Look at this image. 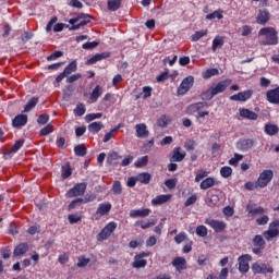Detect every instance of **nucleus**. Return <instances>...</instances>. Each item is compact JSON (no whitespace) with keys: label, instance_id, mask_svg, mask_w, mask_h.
I'll return each instance as SVG.
<instances>
[{"label":"nucleus","instance_id":"nucleus-14","mask_svg":"<svg viewBox=\"0 0 279 279\" xmlns=\"http://www.w3.org/2000/svg\"><path fill=\"white\" fill-rule=\"evenodd\" d=\"M252 97V90L240 92L235 95L230 96L231 101H247Z\"/></svg>","mask_w":279,"mask_h":279},{"label":"nucleus","instance_id":"nucleus-13","mask_svg":"<svg viewBox=\"0 0 279 279\" xmlns=\"http://www.w3.org/2000/svg\"><path fill=\"white\" fill-rule=\"evenodd\" d=\"M173 196L171 194H161L156 196L155 198L151 199V205L153 206H162V204H167V202H171V198Z\"/></svg>","mask_w":279,"mask_h":279},{"label":"nucleus","instance_id":"nucleus-35","mask_svg":"<svg viewBox=\"0 0 279 279\" xmlns=\"http://www.w3.org/2000/svg\"><path fill=\"white\" fill-rule=\"evenodd\" d=\"M264 132L268 136H276V134H278V132H279V129L276 124H266Z\"/></svg>","mask_w":279,"mask_h":279},{"label":"nucleus","instance_id":"nucleus-11","mask_svg":"<svg viewBox=\"0 0 279 279\" xmlns=\"http://www.w3.org/2000/svg\"><path fill=\"white\" fill-rule=\"evenodd\" d=\"M230 84H232V81L230 80L220 81L218 84L211 86L213 94L219 95L220 93H223Z\"/></svg>","mask_w":279,"mask_h":279},{"label":"nucleus","instance_id":"nucleus-3","mask_svg":"<svg viewBox=\"0 0 279 279\" xmlns=\"http://www.w3.org/2000/svg\"><path fill=\"white\" fill-rule=\"evenodd\" d=\"M271 180H274V171L263 170L257 179V186H259V189H265Z\"/></svg>","mask_w":279,"mask_h":279},{"label":"nucleus","instance_id":"nucleus-49","mask_svg":"<svg viewBox=\"0 0 279 279\" xmlns=\"http://www.w3.org/2000/svg\"><path fill=\"white\" fill-rule=\"evenodd\" d=\"M169 123H171V119L167 116H162L158 120L159 128H167Z\"/></svg>","mask_w":279,"mask_h":279},{"label":"nucleus","instance_id":"nucleus-54","mask_svg":"<svg viewBox=\"0 0 279 279\" xmlns=\"http://www.w3.org/2000/svg\"><path fill=\"white\" fill-rule=\"evenodd\" d=\"M112 191L114 195H121L123 189L121 186V182L114 181L112 185Z\"/></svg>","mask_w":279,"mask_h":279},{"label":"nucleus","instance_id":"nucleus-29","mask_svg":"<svg viewBox=\"0 0 279 279\" xmlns=\"http://www.w3.org/2000/svg\"><path fill=\"white\" fill-rule=\"evenodd\" d=\"M226 43V39L223 38V36H219L217 35L214 40H213V45H211V51H217V49H221V47H223Z\"/></svg>","mask_w":279,"mask_h":279},{"label":"nucleus","instance_id":"nucleus-17","mask_svg":"<svg viewBox=\"0 0 279 279\" xmlns=\"http://www.w3.org/2000/svg\"><path fill=\"white\" fill-rule=\"evenodd\" d=\"M204 108H208V102H196V104H192L187 107V112L190 114H195L201 112V110H204Z\"/></svg>","mask_w":279,"mask_h":279},{"label":"nucleus","instance_id":"nucleus-58","mask_svg":"<svg viewBox=\"0 0 279 279\" xmlns=\"http://www.w3.org/2000/svg\"><path fill=\"white\" fill-rule=\"evenodd\" d=\"M119 159V153L117 151H111L109 153L108 157H107V162L109 165H112L114 162V160Z\"/></svg>","mask_w":279,"mask_h":279},{"label":"nucleus","instance_id":"nucleus-41","mask_svg":"<svg viewBox=\"0 0 279 279\" xmlns=\"http://www.w3.org/2000/svg\"><path fill=\"white\" fill-rule=\"evenodd\" d=\"M253 245L259 248L265 247V240L263 239V235H255L253 239Z\"/></svg>","mask_w":279,"mask_h":279},{"label":"nucleus","instance_id":"nucleus-48","mask_svg":"<svg viewBox=\"0 0 279 279\" xmlns=\"http://www.w3.org/2000/svg\"><path fill=\"white\" fill-rule=\"evenodd\" d=\"M147 162H149V157L147 156L141 157L135 161V167L137 168L146 167Z\"/></svg>","mask_w":279,"mask_h":279},{"label":"nucleus","instance_id":"nucleus-25","mask_svg":"<svg viewBox=\"0 0 279 279\" xmlns=\"http://www.w3.org/2000/svg\"><path fill=\"white\" fill-rule=\"evenodd\" d=\"M269 21V11L267 10H259L256 22L258 25H266V23Z\"/></svg>","mask_w":279,"mask_h":279},{"label":"nucleus","instance_id":"nucleus-2","mask_svg":"<svg viewBox=\"0 0 279 279\" xmlns=\"http://www.w3.org/2000/svg\"><path fill=\"white\" fill-rule=\"evenodd\" d=\"M90 15L80 13L76 17H73L69 21L70 25H72L71 29L77 31L81 27H85V25H88L90 23Z\"/></svg>","mask_w":279,"mask_h":279},{"label":"nucleus","instance_id":"nucleus-12","mask_svg":"<svg viewBox=\"0 0 279 279\" xmlns=\"http://www.w3.org/2000/svg\"><path fill=\"white\" fill-rule=\"evenodd\" d=\"M135 134L137 138H148L149 130H147V124L140 123L135 125Z\"/></svg>","mask_w":279,"mask_h":279},{"label":"nucleus","instance_id":"nucleus-43","mask_svg":"<svg viewBox=\"0 0 279 279\" xmlns=\"http://www.w3.org/2000/svg\"><path fill=\"white\" fill-rule=\"evenodd\" d=\"M74 114L76 117H84V114H86V106H84V104L76 105V108L74 109Z\"/></svg>","mask_w":279,"mask_h":279},{"label":"nucleus","instance_id":"nucleus-22","mask_svg":"<svg viewBox=\"0 0 279 279\" xmlns=\"http://www.w3.org/2000/svg\"><path fill=\"white\" fill-rule=\"evenodd\" d=\"M13 128H23V125H27V116L19 114L12 121Z\"/></svg>","mask_w":279,"mask_h":279},{"label":"nucleus","instance_id":"nucleus-61","mask_svg":"<svg viewBox=\"0 0 279 279\" xmlns=\"http://www.w3.org/2000/svg\"><path fill=\"white\" fill-rule=\"evenodd\" d=\"M244 187L246 189V191H254L255 189H260V186H258V181L254 182H246L244 184Z\"/></svg>","mask_w":279,"mask_h":279},{"label":"nucleus","instance_id":"nucleus-16","mask_svg":"<svg viewBox=\"0 0 279 279\" xmlns=\"http://www.w3.org/2000/svg\"><path fill=\"white\" fill-rule=\"evenodd\" d=\"M252 147H254V140H240L236 143V148L240 149V151H247L252 149Z\"/></svg>","mask_w":279,"mask_h":279},{"label":"nucleus","instance_id":"nucleus-60","mask_svg":"<svg viewBox=\"0 0 279 279\" xmlns=\"http://www.w3.org/2000/svg\"><path fill=\"white\" fill-rule=\"evenodd\" d=\"M208 175V172H206L205 170H198L196 172V177H195V182H201L202 180H204V178H206Z\"/></svg>","mask_w":279,"mask_h":279},{"label":"nucleus","instance_id":"nucleus-27","mask_svg":"<svg viewBox=\"0 0 279 279\" xmlns=\"http://www.w3.org/2000/svg\"><path fill=\"white\" fill-rule=\"evenodd\" d=\"M106 58H110V52L97 53L87 60V64H95L96 62H100V60H106Z\"/></svg>","mask_w":279,"mask_h":279},{"label":"nucleus","instance_id":"nucleus-8","mask_svg":"<svg viewBox=\"0 0 279 279\" xmlns=\"http://www.w3.org/2000/svg\"><path fill=\"white\" fill-rule=\"evenodd\" d=\"M252 260V255L245 254L239 257V271L241 274H247L250 271V262Z\"/></svg>","mask_w":279,"mask_h":279},{"label":"nucleus","instance_id":"nucleus-15","mask_svg":"<svg viewBox=\"0 0 279 279\" xmlns=\"http://www.w3.org/2000/svg\"><path fill=\"white\" fill-rule=\"evenodd\" d=\"M240 117L243 119H248V121H256L258 119V114L250 109L240 108L239 109Z\"/></svg>","mask_w":279,"mask_h":279},{"label":"nucleus","instance_id":"nucleus-5","mask_svg":"<svg viewBox=\"0 0 279 279\" xmlns=\"http://www.w3.org/2000/svg\"><path fill=\"white\" fill-rule=\"evenodd\" d=\"M193 84H195V77L187 76L183 78L182 83L180 84L178 88L179 95H186L191 88H193Z\"/></svg>","mask_w":279,"mask_h":279},{"label":"nucleus","instance_id":"nucleus-44","mask_svg":"<svg viewBox=\"0 0 279 279\" xmlns=\"http://www.w3.org/2000/svg\"><path fill=\"white\" fill-rule=\"evenodd\" d=\"M220 175L221 178H230V175H232V168L230 166H223L220 169Z\"/></svg>","mask_w":279,"mask_h":279},{"label":"nucleus","instance_id":"nucleus-40","mask_svg":"<svg viewBox=\"0 0 279 279\" xmlns=\"http://www.w3.org/2000/svg\"><path fill=\"white\" fill-rule=\"evenodd\" d=\"M241 160H243V155L235 153V154L233 155V158H231V159L229 160V165H230L231 167H239V162H241Z\"/></svg>","mask_w":279,"mask_h":279},{"label":"nucleus","instance_id":"nucleus-47","mask_svg":"<svg viewBox=\"0 0 279 279\" xmlns=\"http://www.w3.org/2000/svg\"><path fill=\"white\" fill-rule=\"evenodd\" d=\"M207 21H213V19H218V21H221L223 19V12L222 11H215L214 13L206 15Z\"/></svg>","mask_w":279,"mask_h":279},{"label":"nucleus","instance_id":"nucleus-51","mask_svg":"<svg viewBox=\"0 0 279 279\" xmlns=\"http://www.w3.org/2000/svg\"><path fill=\"white\" fill-rule=\"evenodd\" d=\"M88 263H90V258H86L85 256H80L76 266L80 268L87 267Z\"/></svg>","mask_w":279,"mask_h":279},{"label":"nucleus","instance_id":"nucleus-1","mask_svg":"<svg viewBox=\"0 0 279 279\" xmlns=\"http://www.w3.org/2000/svg\"><path fill=\"white\" fill-rule=\"evenodd\" d=\"M259 45L271 47L278 45V31L274 27L260 28L257 34Z\"/></svg>","mask_w":279,"mask_h":279},{"label":"nucleus","instance_id":"nucleus-18","mask_svg":"<svg viewBox=\"0 0 279 279\" xmlns=\"http://www.w3.org/2000/svg\"><path fill=\"white\" fill-rule=\"evenodd\" d=\"M266 97L269 104H279V87L268 90Z\"/></svg>","mask_w":279,"mask_h":279},{"label":"nucleus","instance_id":"nucleus-7","mask_svg":"<svg viewBox=\"0 0 279 279\" xmlns=\"http://www.w3.org/2000/svg\"><path fill=\"white\" fill-rule=\"evenodd\" d=\"M206 226L213 228L215 232H223V229L228 227V225L221 220H215L213 218H207L205 220Z\"/></svg>","mask_w":279,"mask_h":279},{"label":"nucleus","instance_id":"nucleus-24","mask_svg":"<svg viewBox=\"0 0 279 279\" xmlns=\"http://www.w3.org/2000/svg\"><path fill=\"white\" fill-rule=\"evenodd\" d=\"M215 184H217V181H215V178L209 177L201 182L199 189L202 191H208V189H213V186H215Z\"/></svg>","mask_w":279,"mask_h":279},{"label":"nucleus","instance_id":"nucleus-10","mask_svg":"<svg viewBox=\"0 0 279 279\" xmlns=\"http://www.w3.org/2000/svg\"><path fill=\"white\" fill-rule=\"evenodd\" d=\"M86 193V183H78L70 191H68V197H80V195H84Z\"/></svg>","mask_w":279,"mask_h":279},{"label":"nucleus","instance_id":"nucleus-26","mask_svg":"<svg viewBox=\"0 0 279 279\" xmlns=\"http://www.w3.org/2000/svg\"><path fill=\"white\" fill-rule=\"evenodd\" d=\"M24 144H25L24 140H20L15 142L13 147L4 154V158L8 160V158H10L13 154H16V151H19V149H21V147H23Z\"/></svg>","mask_w":279,"mask_h":279},{"label":"nucleus","instance_id":"nucleus-53","mask_svg":"<svg viewBox=\"0 0 279 279\" xmlns=\"http://www.w3.org/2000/svg\"><path fill=\"white\" fill-rule=\"evenodd\" d=\"M53 132V125L48 124L44 129L40 130L39 135L40 136H49Z\"/></svg>","mask_w":279,"mask_h":279},{"label":"nucleus","instance_id":"nucleus-32","mask_svg":"<svg viewBox=\"0 0 279 279\" xmlns=\"http://www.w3.org/2000/svg\"><path fill=\"white\" fill-rule=\"evenodd\" d=\"M102 89L101 86L97 85L93 92L90 93L89 99L92 101V104H95V101H97V99H99V97H101L102 94Z\"/></svg>","mask_w":279,"mask_h":279},{"label":"nucleus","instance_id":"nucleus-6","mask_svg":"<svg viewBox=\"0 0 279 279\" xmlns=\"http://www.w3.org/2000/svg\"><path fill=\"white\" fill-rule=\"evenodd\" d=\"M279 234V220H275L269 225L268 231L264 232V238L267 241H271V239H275V236H278Z\"/></svg>","mask_w":279,"mask_h":279},{"label":"nucleus","instance_id":"nucleus-45","mask_svg":"<svg viewBox=\"0 0 279 279\" xmlns=\"http://www.w3.org/2000/svg\"><path fill=\"white\" fill-rule=\"evenodd\" d=\"M74 154L76 156H86V146H84V144H80L77 146L74 147Z\"/></svg>","mask_w":279,"mask_h":279},{"label":"nucleus","instance_id":"nucleus-56","mask_svg":"<svg viewBox=\"0 0 279 279\" xmlns=\"http://www.w3.org/2000/svg\"><path fill=\"white\" fill-rule=\"evenodd\" d=\"M118 132H119V126L106 133L104 137V143H108V141H110V138H112V136H114V134H117Z\"/></svg>","mask_w":279,"mask_h":279},{"label":"nucleus","instance_id":"nucleus-36","mask_svg":"<svg viewBox=\"0 0 279 279\" xmlns=\"http://www.w3.org/2000/svg\"><path fill=\"white\" fill-rule=\"evenodd\" d=\"M27 250H29L27 243H22L14 248L13 254L14 256H23V254H25Z\"/></svg>","mask_w":279,"mask_h":279},{"label":"nucleus","instance_id":"nucleus-33","mask_svg":"<svg viewBox=\"0 0 279 279\" xmlns=\"http://www.w3.org/2000/svg\"><path fill=\"white\" fill-rule=\"evenodd\" d=\"M121 0H108L107 1V9L110 10V12H117L119 8H121Z\"/></svg>","mask_w":279,"mask_h":279},{"label":"nucleus","instance_id":"nucleus-42","mask_svg":"<svg viewBox=\"0 0 279 279\" xmlns=\"http://www.w3.org/2000/svg\"><path fill=\"white\" fill-rule=\"evenodd\" d=\"M37 104H38V98L36 97L31 98L24 108V112H29L33 108H36Z\"/></svg>","mask_w":279,"mask_h":279},{"label":"nucleus","instance_id":"nucleus-31","mask_svg":"<svg viewBox=\"0 0 279 279\" xmlns=\"http://www.w3.org/2000/svg\"><path fill=\"white\" fill-rule=\"evenodd\" d=\"M136 180L141 184H149V182H151V174H149V172H142L136 175Z\"/></svg>","mask_w":279,"mask_h":279},{"label":"nucleus","instance_id":"nucleus-30","mask_svg":"<svg viewBox=\"0 0 279 279\" xmlns=\"http://www.w3.org/2000/svg\"><path fill=\"white\" fill-rule=\"evenodd\" d=\"M149 213H151V210L149 209H133L130 211V217H132L133 219L136 217H148Z\"/></svg>","mask_w":279,"mask_h":279},{"label":"nucleus","instance_id":"nucleus-57","mask_svg":"<svg viewBox=\"0 0 279 279\" xmlns=\"http://www.w3.org/2000/svg\"><path fill=\"white\" fill-rule=\"evenodd\" d=\"M72 170H71V166L68 163V165H64L62 166V178H70V175L72 174Z\"/></svg>","mask_w":279,"mask_h":279},{"label":"nucleus","instance_id":"nucleus-46","mask_svg":"<svg viewBox=\"0 0 279 279\" xmlns=\"http://www.w3.org/2000/svg\"><path fill=\"white\" fill-rule=\"evenodd\" d=\"M196 234L197 236H208V228H206V226L201 225L198 227H196Z\"/></svg>","mask_w":279,"mask_h":279},{"label":"nucleus","instance_id":"nucleus-34","mask_svg":"<svg viewBox=\"0 0 279 279\" xmlns=\"http://www.w3.org/2000/svg\"><path fill=\"white\" fill-rule=\"evenodd\" d=\"M104 130V123L101 122H93L88 125V132L92 134H97L98 132H101Z\"/></svg>","mask_w":279,"mask_h":279},{"label":"nucleus","instance_id":"nucleus-63","mask_svg":"<svg viewBox=\"0 0 279 279\" xmlns=\"http://www.w3.org/2000/svg\"><path fill=\"white\" fill-rule=\"evenodd\" d=\"M165 184L167 186V189H173L174 186H177L178 184V180L177 179H168L165 181Z\"/></svg>","mask_w":279,"mask_h":279},{"label":"nucleus","instance_id":"nucleus-38","mask_svg":"<svg viewBox=\"0 0 279 279\" xmlns=\"http://www.w3.org/2000/svg\"><path fill=\"white\" fill-rule=\"evenodd\" d=\"M77 71V61H72L64 70L63 73L65 75H71V73H75Z\"/></svg>","mask_w":279,"mask_h":279},{"label":"nucleus","instance_id":"nucleus-52","mask_svg":"<svg viewBox=\"0 0 279 279\" xmlns=\"http://www.w3.org/2000/svg\"><path fill=\"white\" fill-rule=\"evenodd\" d=\"M206 204H207V206H209L210 208H215V206H217V204H219V197H217V196L208 197V198L206 199Z\"/></svg>","mask_w":279,"mask_h":279},{"label":"nucleus","instance_id":"nucleus-21","mask_svg":"<svg viewBox=\"0 0 279 279\" xmlns=\"http://www.w3.org/2000/svg\"><path fill=\"white\" fill-rule=\"evenodd\" d=\"M172 267H174L177 271H184V269H186V259L184 257H175L172 260Z\"/></svg>","mask_w":279,"mask_h":279},{"label":"nucleus","instance_id":"nucleus-28","mask_svg":"<svg viewBox=\"0 0 279 279\" xmlns=\"http://www.w3.org/2000/svg\"><path fill=\"white\" fill-rule=\"evenodd\" d=\"M132 267L134 269H143L147 267V260L138 255H135L134 262L132 263Z\"/></svg>","mask_w":279,"mask_h":279},{"label":"nucleus","instance_id":"nucleus-39","mask_svg":"<svg viewBox=\"0 0 279 279\" xmlns=\"http://www.w3.org/2000/svg\"><path fill=\"white\" fill-rule=\"evenodd\" d=\"M207 34L208 29L197 31L192 35V43H197V40H201V38H204V36H207Z\"/></svg>","mask_w":279,"mask_h":279},{"label":"nucleus","instance_id":"nucleus-55","mask_svg":"<svg viewBox=\"0 0 279 279\" xmlns=\"http://www.w3.org/2000/svg\"><path fill=\"white\" fill-rule=\"evenodd\" d=\"M101 117H104L102 113H89L85 116V121L90 123V121H95V119H101Z\"/></svg>","mask_w":279,"mask_h":279},{"label":"nucleus","instance_id":"nucleus-19","mask_svg":"<svg viewBox=\"0 0 279 279\" xmlns=\"http://www.w3.org/2000/svg\"><path fill=\"white\" fill-rule=\"evenodd\" d=\"M110 210H112V204L101 203L96 210V215L104 217L105 215H108Z\"/></svg>","mask_w":279,"mask_h":279},{"label":"nucleus","instance_id":"nucleus-23","mask_svg":"<svg viewBox=\"0 0 279 279\" xmlns=\"http://www.w3.org/2000/svg\"><path fill=\"white\" fill-rule=\"evenodd\" d=\"M186 158V153L182 151V148L177 147L172 153V161L173 162H182Z\"/></svg>","mask_w":279,"mask_h":279},{"label":"nucleus","instance_id":"nucleus-37","mask_svg":"<svg viewBox=\"0 0 279 279\" xmlns=\"http://www.w3.org/2000/svg\"><path fill=\"white\" fill-rule=\"evenodd\" d=\"M215 75H219V70L211 68V69H207L204 73H203V78L204 80H210V77H215Z\"/></svg>","mask_w":279,"mask_h":279},{"label":"nucleus","instance_id":"nucleus-9","mask_svg":"<svg viewBox=\"0 0 279 279\" xmlns=\"http://www.w3.org/2000/svg\"><path fill=\"white\" fill-rule=\"evenodd\" d=\"M253 274H274V268L267 264L254 263L251 267Z\"/></svg>","mask_w":279,"mask_h":279},{"label":"nucleus","instance_id":"nucleus-62","mask_svg":"<svg viewBox=\"0 0 279 279\" xmlns=\"http://www.w3.org/2000/svg\"><path fill=\"white\" fill-rule=\"evenodd\" d=\"M215 97V94L213 93V87H210L208 90L203 93V99H206L207 101H210Z\"/></svg>","mask_w":279,"mask_h":279},{"label":"nucleus","instance_id":"nucleus-59","mask_svg":"<svg viewBox=\"0 0 279 279\" xmlns=\"http://www.w3.org/2000/svg\"><path fill=\"white\" fill-rule=\"evenodd\" d=\"M195 202H197V195L196 194H193L191 195L184 203V206L186 208H189V206H193V204H195Z\"/></svg>","mask_w":279,"mask_h":279},{"label":"nucleus","instance_id":"nucleus-4","mask_svg":"<svg viewBox=\"0 0 279 279\" xmlns=\"http://www.w3.org/2000/svg\"><path fill=\"white\" fill-rule=\"evenodd\" d=\"M117 230V222H109L98 234V241H107L112 235V232Z\"/></svg>","mask_w":279,"mask_h":279},{"label":"nucleus","instance_id":"nucleus-20","mask_svg":"<svg viewBox=\"0 0 279 279\" xmlns=\"http://www.w3.org/2000/svg\"><path fill=\"white\" fill-rule=\"evenodd\" d=\"M95 196H85V198H76L72 201L69 205V210H73L75 206H80V204H88V202H93Z\"/></svg>","mask_w":279,"mask_h":279},{"label":"nucleus","instance_id":"nucleus-64","mask_svg":"<svg viewBox=\"0 0 279 279\" xmlns=\"http://www.w3.org/2000/svg\"><path fill=\"white\" fill-rule=\"evenodd\" d=\"M99 45V41H87L85 44H83V48L84 49H95V47H97Z\"/></svg>","mask_w":279,"mask_h":279},{"label":"nucleus","instance_id":"nucleus-50","mask_svg":"<svg viewBox=\"0 0 279 279\" xmlns=\"http://www.w3.org/2000/svg\"><path fill=\"white\" fill-rule=\"evenodd\" d=\"M247 213H248V215H265V213H267V210L263 207H256L253 209L247 208Z\"/></svg>","mask_w":279,"mask_h":279}]
</instances>
